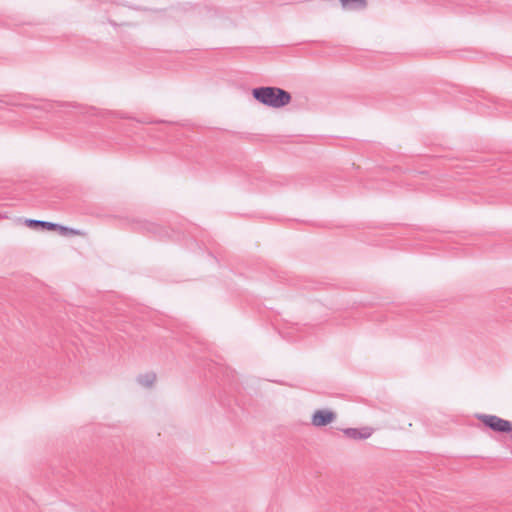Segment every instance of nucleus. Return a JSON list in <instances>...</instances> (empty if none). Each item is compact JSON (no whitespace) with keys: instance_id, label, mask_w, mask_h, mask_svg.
Masks as SVG:
<instances>
[{"instance_id":"1","label":"nucleus","mask_w":512,"mask_h":512,"mask_svg":"<svg viewBox=\"0 0 512 512\" xmlns=\"http://www.w3.org/2000/svg\"><path fill=\"white\" fill-rule=\"evenodd\" d=\"M253 98L259 103L272 107L282 108L291 102V94L279 87L262 86L252 89Z\"/></svg>"},{"instance_id":"2","label":"nucleus","mask_w":512,"mask_h":512,"mask_svg":"<svg viewBox=\"0 0 512 512\" xmlns=\"http://www.w3.org/2000/svg\"><path fill=\"white\" fill-rule=\"evenodd\" d=\"M476 418L481 421L485 427L497 433H510L512 432V423L508 420L502 419L496 415L490 414H477Z\"/></svg>"},{"instance_id":"3","label":"nucleus","mask_w":512,"mask_h":512,"mask_svg":"<svg viewBox=\"0 0 512 512\" xmlns=\"http://www.w3.org/2000/svg\"><path fill=\"white\" fill-rule=\"evenodd\" d=\"M336 419V413L327 410V409H320L316 410L312 415V424L316 427H323L331 422H333Z\"/></svg>"},{"instance_id":"4","label":"nucleus","mask_w":512,"mask_h":512,"mask_svg":"<svg viewBox=\"0 0 512 512\" xmlns=\"http://www.w3.org/2000/svg\"><path fill=\"white\" fill-rule=\"evenodd\" d=\"M345 436L354 440H362L367 439L372 434V429L369 427H364L361 429L358 428H346L343 430Z\"/></svg>"},{"instance_id":"5","label":"nucleus","mask_w":512,"mask_h":512,"mask_svg":"<svg viewBox=\"0 0 512 512\" xmlns=\"http://www.w3.org/2000/svg\"><path fill=\"white\" fill-rule=\"evenodd\" d=\"M156 381V374L154 372H148L137 376V382L144 387H152Z\"/></svg>"},{"instance_id":"6","label":"nucleus","mask_w":512,"mask_h":512,"mask_svg":"<svg viewBox=\"0 0 512 512\" xmlns=\"http://www.w3.org/2000/svg\"><path fill=\"white\" fill-rule=\"evenodd\" d=\"M26 225L28 227H38V226H40V227L45 228L47 230H56V227H57L56 223L47 222V221H40V220H33V219L26 220Z\"/></svg>"},{"instance_id":"7","label":"nucleus","mask_w":512,"mask_h":512,"mask_svg":"<svg viewBox=\"0 0 512 512\" xmlns=\"http://www.w3.org/2000/svg\"><path fill=\"white\" fill-rule=\"evenodd\" d=\"M343 6L354 5L355 8L365 9L368 5L367 0H339Z\"/></svg>"},{"instance_id":"8","label":"nucleus","mask_w":512,"mask_h":512,"mask_svg":"<svg viewBox=\"0 0 512 512\" xmlns=\"http://www.w3.org/2000/svg\"><path fill=\"white\" fill-rule=\"evenodd\" d=\"M56 230H59L60 233L62 235H80V232L78 230H75V229H72V228H68V227H65V226H61L59 224H57V227H56Z\"/></svg>"}]
</instances>
